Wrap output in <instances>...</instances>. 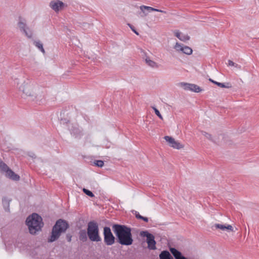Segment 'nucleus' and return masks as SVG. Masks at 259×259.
<instances>
[{
	"label": "nucleus",
	"instance_id": "obj_21",
	"mask_svg": "<svg viewBox=\"0 0 259 259\" xmlns=\"http://www.w3.org/2000/svg\"><path fill=\"white\" fill-rule=\"evenodd\" d=\"M190 91L195 93H199L201 92L202 90L197 85L192 83Z\"/></svg>",
	"mask_w": 259,
	"mask_h": 259
},
{
	"label": "nucleus",
	"instance_id": "obj_17",
	"mask_svg": "<svg viewBox=\"0 0 259 259\" xmlns=\"http://www.w3.org/2000/svg\"><path fill=\"white\" fill-rule=\"evenodd\" d=\"M144 59L146 64L149 66L154 68H158V65L155 62L151 60L149 57L145 56V57H144Z\"/></svg>",
	"mask_w": 259,
	"mask_h": 259
},
{
	"label": "nucleus",
	"instance_id": "obj_14",
	"mask_svg": "<svg viewBox=\"0 0 259 259\" xmlns=\"http://www.w3.org/2000/svg\"><path fill=\"white\" fill-rule=\"evenodd\" d=\"M214 227L216 229H220L222 231L228 230L233 231V228L231 225H223L220 224H215Z\"/></svg>",
	"mask_w": 259,
	"mask_h": 259
},
{
	"label": "nucleus",
	"instance_id": "obj_23",
	"mask_svg": "<svg viewBox=\"0 0 259 259\" xmlns=\"http://www.w3.org/2000/svg\"><path fill=\"white\" fill-rule=\"evenodd\" d=\"M192 83H186V82H181L180 85L185 90L190 91V87Z\"/></svg>",
	"mask_w": 259,
	"mask_h": 259
},
{
	"label": "nucleus",
	"instance_id": "obj_30",
	"mask_svg": "<svg viewBox=\"0 0 259 259\" xmlns=\"http://www.w3.org/2000/svg\"><path fill=\"white\" fill-rule=\"evenodd\" d=\"M128 26L130 27V28L132 29V31H133L135 34H137V35H138L139 34V33H138V32H137V31H136V30L135 29V27H134L133 25H131V24H128Z\"/></svg>",
	"mask_w": 259,
	"mask_h": 259
},
{
	"label": "nucleus",
	"instance_id": "obj_5",
	"mask_svg": "<svg viewBox=\"0 0 259 259\" xmlns=\"http://www.w3.org/2000/svg\"><path fill=\"white\" fill-rule=\"evenodd\" d=\"M87 234L92 241L99 242L101 238L99 236V230L98 224L94 221H91L88 224Z\"/></svg>",
	"mask_w": 259,
	"mask_h": 259
},
{
	"label": "nucleus",
	"instance_id": "obj_16",
	"mask_svg": "<svg viewBox=\"0 0 259 259\" xmlns=\"http://www.w3.org/2000/svg\"><path fill=\"white\" fill-rule=\"evenodd\" d=\"M175 35L181 41H185L190 39V37L187 34H183L179 31H175Z\"/></svg>",
	"mask_w": 259,
	"mask_h": 259
},
{
	"label": "nucleus",
	"instance_id": "obj_29",
	"mask_svg": "<svg viewBox=\"0 0 259 259\" xmlns=\"http://www.w3.org/2000/svg\"><path fill=\"white\" fill-rule=\"evenodd\" d=\"M94 163L96 165L100 167H102L104 165V161L102 160H96Z\"/></svg>",
	"mask_w": 259,
	"mask_h": 259
},
{
	"label": "nucleus",
	"instance_id": "obj_31",
	"mask_svg": "<svg viewBox=\"0 0 259 259\" xmlns=\"http://www.w3.org/2000/svg\"><path fill=\"white\" fill-rule=\"evenodd\" d=\"M136 217L138 219H141L142 216L140 214V213L138 212H136Z\"/></svg>",
	"mask_w": 259,
	"mask_h": 259
},
{
	"label": "nucleus",
	"instance_id": "obj_33",
	"mask_svg": "<svg viewBox=\"0 0 259 259\" xmlns=\"http://www.w3.org/2000/svg\"><path fill=\"white\" fill-rule=\"evenodd\" d=\"M29 156L33 158H35L36 157L35 155L33 153H31L30 154H29Z\"/></svg>",
	"mask_w": 259,
	"mask_h": 259
},
{
	"label": "nucleus",
	"instance_id": "obj_7",
	"mask_svg": "<svg viewBox=\"0 0 259 259\" xmlns=\"http://www.w3.org/2000/svg\"><path fill=\"white\" fill-rule=\"evenodd\" d=\"M0 170L2 172H5L6 174V176L10 179L18 181L20 179V177L16 174L14 171L10 169L8 166L3 161L0 159Z\"/></svg>",
	"mask_w": 259,
	"mask_h": 259
},
{
	"label": "nucleus",
	"instance_id": "obj_24",
	"mask_svg": "<svg viewBox=\"0 0 259 259\" xmlns=\"http://www.w3.org/2000/svg\"><path fill=\"white\" fill-rule=\"evenodd\" d=\"M201 134L206 138H207V139H208L209 140L212 141V142H215L213 139H212V136L210 134L205 132H204V131H201Z\"/></svg>",
	"mask_w": 259,
	"mask_h": 259
},
{
	"label": "nucleus",
	"instance_id": "obj_20",
	"mask_svg": "<svg viewBox=\"0 0 259 259\" xmlns=\"http://www.w3.org/2000/svg\"><path fill=\"white\" fill-rule=\"evenodd\" d=\"M34 45L37 48L44 54H45V51L43 48V45L40 40H35L33 42Z\"/></svg>",
	"mask_w": 259,
	"mask_h": 259
},
{
	"label": "nucleus",
	"instance_id": "obj_27",
	"mask_svg": "<svg viewBox=\"0 0 259 259\" xmlns=\"http://www.w3.org/2000/svg\"><path fill=\"white\" fill-rule=\"evenodd\" d=\"M79 238L81 240L87 239V234L85 231H81L79 233Z\"/></svg>",
	"mask_w": 259,
	"mask_h": 259
},
{
	"label": "nucleus",
	"instance_id": "obj_13",
	"mask_svg": "<svg viewBox=\"0 0 259 259\" xmlns=\"http://www.w3.org/2000/svg\"><path fill=\"white\" fill-rule=\"evenodd\" d=\"M164 139L169 144V146L177 149H180L184 148V145L178 141H176L173 138L166 136Z\"/></svg>",
	"mask_w": 259,
	"mask_h": 259
},
{
	"label": "nucleus",
	"instance_id": "obj_8",
	"mask_svg": "<svg viewBox=\"0 0 259 259\" xmlns=\"http://www.w3.org/2000/svg\"><path fill=\"white\" fill-rule=\"evenodd\" d=\"M104 241L107 245H112L115 242V237L112 234L109 227H105L104 228Z\"/></svg>",
	"mask_w": 259,
	"mask_h": 259
},
{
	"label": "nucleus",
	"instance_id": "obj_26",
	"mask_svg": "<svg viewBox=\"0 0 259 259\" xmlns=\"http://www.w3.org/2000/svg\"><path fill=\"white\" fill-rule=\"evenodd\" d=\"M82 191L86 195L91 197H94L95 196L94 194L91 191L85 188H83L82 189Z\"/></svg>",
	"mask_w": 259,
	"mask_h": 259
},
{
	"label": "nucleus",
	"instance_id": "obj_25",
	"mask_svg": "<svg viewBox=\"0 0 259 259\" xmlns=\"http://www.w3.org/2000/svg\"><path fill=\"white\" fill-rule=\"evenodd\" d=\"M228 66H234L235 68L240 69L241 67L240 65L235 63L231 60L228 61Z\"/></svg>",
	"mask_w": 259,
	"mask_h": 259
},
{
	"label": "nucleus",
	"instance_id": "obj_32",
	"mask_svg": "<svg viewBox=\"0 0 259 259\" xmlns=\"http://www.w3.org/2000/svg\"><path fill=\"white\" fill-rule=\"evenodd\" d=\"M141 220H143L144 221L146 222H147L148 221V218H146V217H144L142 216V218Z\"/></svg>",
	"mask_w": 259,
	"mask_h": 259
},
{
	"label": "nucleus",
	"instance_id": "obj_1",
	"mask_svg": "<svg viewBox=\"0 0 259 259\" xmlns=\"http://www.w3.org/2000/svg\"><path fill=\"white\" fill-rule=\"evenodd\" d=\"M112 229L120 244L128 246L133 244V239L130 228L125 225L114 224L112 226Z\"/></svg>",
	"mask_w": 259,
	"mask_h": 259
},
{
	"label": "nucleus",
	"instance_id": "obj_10",
	"mask_svg": "<svg viewBox=\"0 0 259 259\" xmlns=\"http://www.w3.org/2000/svg\"><path fill=\"white\" fill-rule=\"evenodd\" d=\"M140 9L141 11L140 14L141 17L146 16L148 13H150L152 11L158 12L166 14V12L162 10L155 9L149 6H146L144 5H142L140 7Z\"/></svg>",
	"mask_w": 259,
	"mask_h": 259
},
{
	"label": "nucleus",
	"instance_id": "obj_19",
	"mask_svg": "<svg viewBox=\"0 0 259 259\" xmlns=\"http://www.w3.org/2000/svg\"><path fill=\"white\" fill-rule=\"evenodd\" d=\"M160 259H172L169 252L167 251H163L159 255Z\"/></svg>",
	"mask_w": 259,
	"mask_h": 259
},
{
	"label": "nucleus",
	"instance_id": "obj_9",
	"mask_svg": "<svg viewBox=\"0 0 259 259\" xmlns=\"http://www.w3.org/2000/svg\"><path fill=\"white\" fill-rule=\"evenodd\" d=\"M174 48L179 53H183L190 55L192 54L193 52V50L190 47L179 42H176Z\"/></svg>",
	"mask_w": 259,
	"mask_h": 259
},
{
	"label": "nucleus",
	"instance_id": "obj_12",
	"mask_svg": "<svg viewBox=\"0 0 259 259\" xmlns=\"http://www.w3.org/2000/svg\"><path fill=\"white\" fill-rule=\"evenodd\" d=\"M49 6L55 12H58L63 9L65 4L60 0H53L50 2Z\"/></svg>",
	"mask_w": 259,
	"mask_h": 259
},
{
	"label": "nucleus",
	"instance_id": "obj_4",
	"mask_svg": "<svg viewBox=\"0 0 259 259\" xmlns=\"http://www.w3.org/2000/svg\"><path fill=\"white\" fill-rule=\"evenodd\" d=\"M19 90L26 96L30 97L32 100L39 99L42 96L39 89L31 84H22L19 87Z\"/></svg>",
	"mask_w": 259,
	"mask_h": 259
},
{
	"label": "nucleus",
	"instance_id": "obj_3",
	"mask_svg": "<svg viewBox=\"0 0 259 259\" xmlns=\"http://www.w3.org/2000/svg\"><path fill=\"white\" fill-rule=\"evenodd\" d=\"M68 228V224L65 221L61 219L57 221L53 228L52 235L49 239V242L55 241L59 237L61 233L64 232Z\"/></svg>",
	"mask_w": 259,
	"mask_h": 259
},
{
	"label": "nucleus",
	"instance_id": "obj_34",
	"mask_svg": "<svg viewBox=\"0 0 259 259\" xmlns=\"http://www.w3.org/2000/svg\"><path fill=\"white\" fill-rule=\"evenodd\" d=\"M67 240L69 242H70L71 240V236L69 235L67 236Z\"/></svg>",
	"mask_w": 259,
	"mask_h": 259
},
{
	"label": "nucleus",
	"instance_id": "obj_2",
	"mask_svg": "<svg viewBox=\"0 0 259 259\" xmlns=\"http://www.w3.org/2000/svg\"><path fill=\"white\" fill-rule=\"evenodd\" d=\"M26 223L31 234L40 231L44 225L41 217L35 213L27 218Z\"/></svg>",
	"mask_w": 259,
	"mask_h": 259
},
{
	"label": "nucleus",
	"instance_id": "obj_15",
	"mask_svg": "<svg viewBox=\"0 0 259 259\" xmlns=\"http://www.w3.org/2000/svg\"><path fill=\"white\" fill-rule=\"evenodd\" d=\"M170 251L176 259H187L180 251L175 248H170Z\"/></svg>",
	"mask_w": 259,
	"mask_h": 259
},
{
	"label": "nucleus",
	"instance_id": "obj_28",
	"mask_svg": "<svg viewBox=\"0 0 259 259\" xmlns=\"http://www.w3.org/2000/svg\"><path fill=\"white\" fill-rule=\"evenodd\" d=\"M152 109L154 110V112H155V113L156 114V115L161 119H163V117L161 115V114H160V112L159 111V110L156 108H155V107H152Z\"/></svg>",
	"mask_w": 259,
	"mask_h": 259
},
{
	"label": "nucleus",
	"instance_id": "obj_18",
	"mask_svg": "<svg viewBox=\"0 0 259 259\" xmlns=\"http://www.w3.org/2000/svg\"><path fill=\"white\" fill-rule=\"evenodd\" d=\"M209 80L210 82H212L213 83L217 85L218 86H219V87H220L221 88H230L231 87V86L230 85L229 83H227L226 84H225V83H221V82H217L216 81H214V80H212L211 78H209Z\"/></svg>",
	"mask_w": 259,
	"mask_h": 259
},
{
	"label": "nucleus",
	"instance_id": "obj_22",
	"mask_svg": "<svg viewBox=\"0 0 259 259\" xmlns=\"http://www.w3.org/2000/svg\"><path fill=\"white\" fill-rule=\"evenodd\" d=\"M3 206L6 211H9L10 200L7 198L3 199Z\"/></svg>",
	"mask_w": 259,
	"mask_h": 259
},
{
	"label": "nucleus",
	"instance_id": "obj_6",
	"mask_svg": "<svg viewBox=\"0 0 259 259\" xmlns=\"http://www.w3.org/2000/svg\"><path fill=\"white\" fill-rule=\"evenodd\" d=\"M18 26L21 32L28 38H31L32 37L33 33L31 30H30L26 24V20L22 17H19L17 23Z\"/></svg>",
	"mask_w": 259,
	"mask_h": 259
},
{
	"label": "nucleus",
	"instance_id": "obj_11",
	"mask_svg": "<svg viewBox=\"0 0 259 259\" xmlns=\"http://www.w3.org/2000/svg\"><path fill=\"white\" fill-rule=\"evenodd\" d=\"M141 234L147 237L148 247L150 249L154 250L156 249V242L154 240V236L147 231L143 232Z\"/></svg>",
	"mask_w": 259,
	"mask_h": 259
}]
</instances>
